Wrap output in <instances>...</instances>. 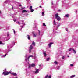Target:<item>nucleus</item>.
<instances>
[{"label": "nucleus", "mask_w": 78, "mask_h": 78, "mask_svg": "<svg viewBox=\"0 0 78 78\" xmlns=\"http://www.w3.org/2000/svg\"><path fill=\"white\" fill-rule=\"evenodd\" d=\"M48 77V75H47L46 76H45V77L44 78H47Z\"/></svg>", "instance_id": "obj_27"}, {"label": "nucleus", "mask_w": 78, "mask_h": 78, "mask_svg": "<svg viewBox=\"0 0 78 78\" xmlns=\"http://www.w3.org/2000/svg\"><path fill=\"white\" fill-rule=\"evenodd\" d=\"M53 23L54 25H56V21H55V20H54V21L53 22Z\"/></svg>", "instance_id": "obj_17"}, {"label": "nucleus", "mask_w": 78, "mask_h": 78, "mask_svg": "<svg viewBox=\"0 0 78 78\" xmlns=\"http://www.w3.org/2000/svg\"><path fill=\"white\" fill-rule=\"evenodd\" d=\"M41 64L40 65H39V67H41Z\"/></svg>", "instance_id": "obj_45"}, {"label": "nucleus", "mask_w": 78, "mask_h": 78, "mask_svg": "<svg viewBox=\"0 0 78 78\" xmlns=\"http://www.w3.org/2000/svg\"><path fill=\"white\" fill-rule=\"evenodd\" d=\"M15 44V42H13V43L12 44H11L9 46H7V48L8 49V52H9L11 50V49H9L10 48H12V47H13V45H14V44Z\"/></svg>", "instance_id": "obj_1"}, {"label": "nucleus", "mask_w": 78, "mask_h": 78, "mask_svg": "<svg viewBox=\"0 0 78 78\" xmlns=\"http://www.w3.org/2000/svg\"><path fill=\"white\" fill-rule=\"evenodd\" d=\"M12 9H13V7H12Z\"/></svg>", "instance_id": "obj_53"}, {"label": "nucleus", "mask_w": 78, "mask_h": 78, "mask_svg": "<svg viewBox=\"0 0 78 78\" xmlns=\"http://www.w3.org/2000/svg\"><path fill=\"white\" fill-rule=\"evenodd\" d=\"M31 57H33V55H30V56H29L27 58V59H28V61H29V59L30 58H31Z\"/></svg>", "instance_id": "obj_13"}, {"label": "nucleus", "mask_w": 78, "mask_h": 78, "mask_svg": "<svg viewBox=\"0 0 78 78\" xmlns=\"http://www.w3.org/2000/svg\"><path fill=\"white\" fill-rule=\"evenodd\" d=\"M32 44L34 46H35V42H33Z\"/></svg>", "instance_id": "obj_22"}, {"label": "nucleus", "mask_w": 78, "mask_h": 78, "mask_svg": "<svg viewBox=\"0 0 78 78\" xmlns=\"http://www.w3.org/2000/svg\"><path fill=\"white\" fill-rule=\"evenodd\" d=\"M30 12H33V11H34V10L33 9H30Z\"/></svg>", "instance_id": "obj_25"}, {"label": "nucleus", "mask_w": 78, "mask_h": 78, "mask_svg": "<svg viewBox=\"0 0 78 78\" xmlns=\"http://www.w3.org/2000/svg\"><path fill=\"white\" fill-rule=\"evenodd\" d=\"M70 66H73V64H70Z\"/></svg>", "instance_id": "obj_35"}, {"label": "nucleus", "mask_w": 78, "mask_h": 78, "mask_svg": "<svg viewBox=\"0 0 78 78\" xmlns=\"http://www.w3.org/2000/svg\"><path fill=\"white\" fill-rule=\"evenodd\" d=\"M65 58V57H64V56H63V57H62V59H64Z\"/></svg>", "instance_id": "obj_37"}, {"label": "nucleus", "mask_w": 78, "mask_h": 78, "mask_svg": "<svg viewBox=\"0 0 78 78\" xmlns=\"http://www.w3.org/2000/svg\"><path fill=\"white\" fill-rule=\"evenodd\" d=\"M32 8H33V7H32V6H30V8H29V9H32Z\"/></svg>", "instance_id": "obj_28"}, {"label": "nucleus", "mask_w": 78, "mask_h": 78, "mask_svg": "<svg viewBox=\"0 0 78 78\" xmlns=\"http://www.w3.org/2000/svg\"><path fill=\"white\" fill-rule=\"evenodd\" d=\"M29 69H30V68H31V66H29Z\"/></svg>", "instance_id": "obj_44"}, {"label": "nucleus", "mask_w": 78, "mask_h": 78, "mask_svg": "<svg viewBox=\"0 0 78 78\" xmlns=\"http://www.w3.org/2000/svg\"><path fill=\"white\" fill-rule=\"evenodd\" d=\"M60 27V24H58V25H57V28H58V27Z\"/></svg>", "instance_id": "obj_32"}, {"label": "nucleus", "mask_w": 78, "mask_h": 78, "mask_svg": "<svg viewBox=\"0 0 78 78\" xmlns=\"http://www.w3.org/2000/svg\"><path fill=\"white\" fill-rule=\"evenodd\" d=\"M60 67L59 66L57 67L56 69V70H59V69Z\"/></svg>", "instance_id": "obj_21"}, {"label": "nucleus", "mask_w": 78, "mask_h": 78, "mask_svg": "<svg viewBox=\"0 0 78 78\" xmlns=\"http://www.w3.org/2000/svg\"><path fill=\"white\" fill-rule=\"evenodd\" d=\"M33 35L34 37H36V34H33Z\"/></svg>", "instance_id": "obj_18"}, {"label": "nucleus", "mask_w": 78, "mask_h": 78, "mask_svg": "<svg viewBox=\"0 0 78 78\" xmlns=\"http://www.w3.org/2000/svg\"><path fill=\"white\" fill-rule=\"evenodd\" d=\"M69 56H68V57H69Z\"/></svg>", "instance_id": "obj_60"}, {"label": "nucleus", "mask_w": 78, "mask_h": 78, "mask_svg": "<svg viewBox=\"0 0 78 78\" xmlns=\"http://www.w3.org/2000/svg\"><path fill=\"white\" fill-rule=\"evenodd\" d=\"M15 78H17V77H15Z\"/></svg>", "instance_id": "obj_54"}, {"label": "nucleus", "mask_w": 78, "mask_h": 78, "mask_svg": "<svg viewBox=\"0 0 78 78\" xmlns=\"http://www.w3.org/2000/svg\"><path fill=\"white\" fill-rule=\"evenodd\" d=\"M38 31H39V35H40V31L39 30H38Z\"/></svg>", "instance_id": "obj_42"}, {"label": "nucleus", "mask_w": 78, "mask_h": 78, "mask_svg": "<svg viewBox=\"0 0 78 78\" xmlns=\"http://www.w3.org/2000/svg\"><path fill=\"white\" fill-rule=\"evenodd\" d=\"M0 14H1V11H0Z\"/></svg>", "instance_id": "obj_51"}, {"label": "nucleus", "mask_w": 78, "mask_h": 78, "mask_svg": "<svg viewBox=\"0 0 78 78\" xmlns=\"http://www.w3.org/2000/svg\"><path fill=\"white\" fill-rule=\"evenodd\" d=\"M22 12L23 13H24V12H27V11L25 10H24L22 11Z\"/></svg>", "instance_id": "obj_10"}, {"label": "nucleus", "mask_w": 78, "mask_h": 78, "mask_svg": "<svg viewBox=\"0 0 78 78\" xmlns=\"http://www.w3.org/2000/svg\"><path fill=\"white\" fill-rule=\"evenodd\" d=\"M0 45H5V43H2L1 41H0Z\"/></svg>", "instance_id": "obj_12"}, {"label": "nucleus", "mask_w": 78, "mask_h": 78, "mask_svg": "<svg viewBox=\"0 0 78 78\" xmlns=\"http://www.w3.org/2000/svg\"><path fill=\"white\" fill-rule=\"evenodd\" d=\"M54 63L55 64H58V62H56V61H55Z\"/></svg>", "instance_id": "obj_26"}, {"label": "nucleus", "mask_w": 78, "mask_h": 78, "mask_svg": "<svg viewBox=\"0 0 78 78\" xmlns=\"http://www.w3.org/2000/svg\"><path fill=\"white\" fill-rule=\"evenodd\" d=\"M5 71L6 70V69H5Z\"/></svg>", "instance_id": "obj_57"}, {"label": "nucleus", "mask_w": 78, "mask_h": 78, "mask_svg": "<svg viewBox=\"0 0 78 78\" xmlns=\"http://www.w3.org/2000/svg\"><path fill=\"white\" fill-rule=\"evenodd\" d=\"M25 61H27V54H26V55L25 56Z\"/></svg>", "instance_id": "obj_8"}, {"label": "nucleus", "mask_w": 78, "mask_h": 78, "mask_svg": "<svg viewBox=\"0 0 78 78\" xmlns=\"http://www.w3.org/2000/svg\"><path fill=\"white\" fill-rule=\"evenodd\" d=\"M55 17L58 21H60L61 18L58 16V13H56L55 15Z\"/></svg>", "instance_id": "obj_2"}, {"label": "nucleus", "mask_w": 78, "mask_h": 78, "mask_svg": "<svg viewBox=\"0 0 78 78\" xmlns=\"http://www.w3.org/2000/svg\"><path fill=\"white\" fill-rule=\"evenodd\" d=\"M22 23V24H23V23L24 24V25H25V23Z\"/></svg>", "instance_id": "obj_38"}, {"label": "nucleus", "mask_w": 78, "mask_h": 78, "mask_svg": "<svg viewBox=\"0 0 78 78\" xmlns=\"http://www.w3.org/2000/svg\"><path fill=\"white\" fill-rule=\"evenodd\" d=\"M53 44V43H50L49 44H48V47H51V45Z\"/></svg>", "instance_id": "obj_7"}, {"label": "nucleus", "mask_w": 78, "mask_h": 78, "mask_svg": "<svg viewBox=\"0 0 78 78\" xmlns=\"http://www.w3.org/2000/svg\"><path fill=\"white\" fill-rule=\"evenodd\" d=\"M16 20H16V19H13V21L14 22H16Z\"/></svg>", "instance_id": "obj_31"}, {"label": "nucleus", "mask_w": 78, "mask_h": 78, "mask_svg": "<svg viewBox=\"0 0 78 78\" xmlns=\"http://www.w3.org/2000/svg\"><path fill=\"white\" fill-rule=\"evenodd\" d=\"M27 38L29 40L30 39V35H27Z\"/></svg>", "instance_id": "obj_20"}, {"label": "nucleus", "mask_w": 78, "mask_h": 78, "mask_svg": "<svg viewBox=\"0 0 78 78\" xmlns=\"http://www.w3.org/2000/svg\"><path fill=\"white\" fill-rule=\"evenodd\" d=\"M11 73V74H12L13 75H14V76H17V74H16V73Z\"/></svg>", "instance_id": "obj_6"}, {"label": "nucleus", "mask_w": 78, "mask_h": 78, "mask_svg": "<svg viewBox=\"0 0 78 78\" xmlns=\"http://www.w3.org/2000/svg\"><path fill=\"white\" fill-rule=\"evenodd\" d=\"M5 51H6V52H7V51H8V50H5Z\"/></svg>", "instance_id": "obj_46"}, {"label": "nucleus", "mask_w": 78, "mask_h": 78, "mask_svg": "<svg viewBox=\"0 0 78 78\" xmlns=\"http://www.w3.org/2000/svg\"><path fill=\"white\" fill-rule=\"evenodd\" d=\"M18 22V23H19V24H20V23H19V22Z\"/></svg>", "instance_id": "obj_47"}, {"label": "nucleus", "mask_w": 78, "mask_h": 78, "mask_svg": "<svg viewBox=\"0 0 78 78\" xmlns=\"http://www.w3.org/2000/svg\"><path fill=\"white\" fill-rule=\"evenodd\" d=\"M65 16V17H69V14H68L66 15Z\"/></svg>", "instance_id": "obj_16"}, {"label": "nucleus", "mask_w": 78, "mask_h": 78, "mask_svg": "<svg viewBox=\"0 0 78 78\" xmlns=\"http://www.w3.org/2000/svg\"><path fill=\"white\" fill-rule=\"evenodd\" d=\"M54 33H55V32H54Z\"/></svg>", "instance_id": "obj_58"}, {"label": "nucleus", "mask_w": 78, "mask_h": 78, "mask_svg": "<svg viewBox=\"0 0 78 78\" xmlns=\"http://www.w3.org/2000/svg\"><path fill=\"white\" fill-rule=\"evenodd\" d=\"M43 54L44 56H47V54H46V52L44 51L43 52Z\"/></svg>", "instance_id": "obj_9"}, {"label": "nucleus", "mask_w": 78, "mask_h": 78, "mask_svg": "<svg viewBox=\"0 0 78 78\" xmlns=\"http://www.w3.org/2000/svg\"><path fill=\"white\" fill-rule=\"evenodd\" d=\"M21 27L22 28H23V26H21Z\"/></svg>", "instance_id": "obj_41"}, {"label": "nucleus", "mask_w": 78, "mask_h": 78, "mask_svg": "<svg viewBox=\"0 0 78 78\" xmlns=\"http://www.w3.org/2000/svg\"><path fill=\"white\" fill-rule=\"evenodd\" d=\"M44 13H45L44 12H42V15H44Z\"/></svg>", "instance_id": "obj_33"}, {"label": "nucleus", "mask_w": 78, "mask_h": 78, "mask_svg": "<svg viewBox=\"0 0 78 78\" xmlns=\"http://www.w3.org/2000/svg\"><path fill=\"white\" fill-rule=\"evenodd\" d=\"M39 8H42V6H40Z\"/></svg>", "instance_id": "obj_40"}, {"label": "nucleus", "mask_w": 78, "mask_h": 78, "mask_svg": "<svg viewBox=\"0 0 78 78\" xmlns=\"http://www.w3.org/2000/svg\"><path fill=\"white\" fill-rule=\"evenodd\" d=\"M31 66L32 67H33L35 66V64H31Z\"/></svg>", "instance_id": "obj_15"}, {"label": "nucleus", "mask_w": 78, "mask_h": 78, "mask_svg": "<svg viewBox=\"0 0 78 78\" xmlns=\"http://www.w3.org/2000/svg\"><path fill=\"white\" fill-rule=\"evenodd\" d=\"M75 75H72L70 77V78H73L74 77H75Z\"/></svg>", "instance_id": "obj_11"}, {"label": "nucleus", "mask_w": 78, "mask_h": 78, "mask_svg": "<svg viewBox=\"0 0 78 78\" xmlns=\"http://www.w3.org/2000/svg\"><path fill=\"white\" fill-rule=\"evenodd\" d=\"M76 12H77V11H76Z\"/></svg>", "instance_id": "obj_59"}, {"label": "nucleus", "mask_w": 78, "mask_h": 78, "mask_svg": "<svg viewBox=\"0 0 78 78\" xmlns=\"http://www.w3.org/2000/svg\"><path fill=\"white\" fill-rule=\"evenodd\" d=\"M66 31H68V30H66Z\"/></svg>", "instance_id": "obj_49"}, {"label": "nucleus", "mask_w": 78, "mask_h": 78, "mask_svg": "<svg viewBox=\"0 0 78 78\" xmlns=\"http://www.w3.org/2000/svg\"><path fill=\"white\" fill-rule=\"evenodd\" d=\"M13 32H14V34H15V33H16V31H15V30H13Z\"/></svg>", "instance_id": "obj_39"}, {"label": "nucleus", "mask_w": 78, "mask_h": 78, "mask_svg": "<svg viewBox=\"0 0 78 78\" xmlns=\"http://www.w3.org/2000/svg\"><path fill=\"white\" fill-rule=\"evenodd\" d=\"M49 60H50V58H48L46 59V60L47 61H49Z\"/></svg>", "instance_id": "obj_29"}, {"label": "nucleus", "mask_w": 78, "mask_h": 78, "mask_svg": "<svg viewBox=\"0 0 78 78\" xmlns=\"http://www.w3.org/2000/svg\"><path fill=\"white\" fill-rule=\"evenodd\" d=\"M9 36V33H7V37H8Z\"/></svg>", "instance_id": "obj_36"}, {"label": "nucleus", "mask_w": 78, "mask_h": 78, "mask_svg": "<svg viewBox=\"0 0 78 78\" xmlns=\"http://www.w3.org/2000/svg\"><path fill=\"white\" fill-rule=\"evenodd\" d=\"M6 1H5V2H4V3H6Z\"/></svg>", "instance_id": "obj_55"}, {"label": "nucleus", "mask_w": 78, "mask_h": 78, "mask_svg": "<svg viewBox=\"0 0 78 78\" xmlns=\"http://www.w3.org/2000/svg\"><path fill=\"white\" fill-rule=\"evenodd\" d=\"M11 71H10L9 72H8L7 71H4L3 73L2 74H4L5 75H8V74H9V73H11Z\"/></svg>", "instance_id": "obj_3"}, {"label": "nucleus", "mask_w": 78, "mask_h": 78, "mask_svg": "<svg viewBox=\"0 0 78 78\" xmlns=\"http://www.w3.org/2000/svg\"><path fill=\"white\" fill-rule=\"evenodd\" d=\"M35 70L36 71L35 72V74L38 73H39V69H36Z\"/></svg>", "instance_id": "obj_4"}, {"label": "nucleus", "mask_w": 78, "mask_h": 78, "mask_svg": "<svg viewBox=\"0 0 78 78\" xmlns=\"http://www.w3.org/2000/svg\"><path fill=\"white\" fill-rule=\"evenodd\" d=\"M7 55V53L5 54V55H1V58H5L6 57V56Z\"/></svg>", "instance_id": "obj_5"}, {"label": "nucleus", "mask_w": 78, "mask_h": 78, "mask_svg": "<svg viewBox=\"0 0 78 78\" xmlns=\"http://www.w3.org/2000/svg\"><path fill=\"white\" fill-rule=\"evenodd\" d=\"M22 22H24L23 20H22Z\"/></svg>", "instance_id": "obj_50"}, {"label": "nucleus", "mask_w": 78, "mask_h": 78, "mask_svg": "<svg viewBox=\"0 0 78 78\" xmlns=\"http://www.w3.org/2000/svg\"><path fill=\"white\" fill-rule=\"evenodd\" d=\"M35 58H36V57H34V59H35Z\"/></svg>", "instance_id": "obj_52"}, {"label": "nucleus", "mask_w": 78, "mask_h": 78, "mask_svg": "<svg viewBox=\"0 0 78 78\" xmlns=\"http://www.w3.org/2000/svg\"><path fill=\"white\" fill-rule=\"evenodd\" d=\"M19 6L20 7V6H22V5H19Z\"/></svg>", "instance_id": "obj_48"}, {"label": "nucleus", "mask_w": 78, "mask_h": 78, "mask_svg": "<svg viewBox=\"0 0 78 78\" xmlns=\"http://www.w3.org/2000/svg\"><path fill=\"white\" fill-rule=\"evenodd\" d=\"M28 64H29V62H28Z\"/></svg>", "instance_id": "obj_56"}, {"label": "nucleus", "mask_w": 78, "mask_h": 78, "mask_svg": "<svg viewBox=\"0 0 78 78\" xmlns=\"http://www.w3.org/2000/svg\"><path fill=\"white\" fill-rule=\"evenodd\" d=\"M73 51L74 53L75 54H76V51L74 49H73Z\"/></svg>", "instance_id": "obj_14"}, {"label": "nucleus", "mask_w": 78, "mask_h": 78, "mask_svg": "<svg viewBox=\"0 0 78 78\" xmlns=\"http://www.w3.org/2000/svg\"><path fill=\"white\" fill-rule=\"evenodd\" d=\"M73 48H70V49H69V51H72V50H73Z\"/></svg>", "instance_id": "obj_23"}, {"label": "nucleus", "mask_w": 78, "mask_h": 78, "mask_svg": "<svg viewBox=\"0 0 78 78\" xmlns=\"http://www.w3.org/2000/svg\"><path fill=\"white\" fill-rule=\"evenodd\" d=\"M51 76H49L48 77V78H51Z\"/></svg>", "instance_id": "obj_34"}, {"label": "nucleus", "mask_w": 78, "mask_h": 78, "mask_svg": "<svg viewBox=\"0 0 78 78\" xmlns=\"http://www.w3.org/2000/svg\"><path fill=\"white\" fill-rule=\"evenodd\" d=\"M58 11L61 12V10H58Z\"/></svg>", "instance_id": "obj_43"}, {"label": "nucleus", "mask_w": 78, "mask_h": 78, "mask_svg": "<svg viewBox=\"0 0 78 78\" xmlns=\"http://www.w3.org/2000/svg\"><path fill=\"white\" fill-rule=\"evenodd\" d=\"M33 48V46L32 45H31L30 47V50H32V49Z\"/></svg>", "instance_id": "obj_19"}, {"label": "nucleus", "mask_w": 78, "mask_h": 78, "mask_svg": "<svg viewBox=\"0 0 78 78\" xmlns=\"http://www.w3.org/2000/svg\"><path fill=\"white\" fill-rule=\"evenodd\" d=\"M31 49H30L29 50V52L30 53H31Z\"/></svg>", "instance_id": "obj_30"}, {"label": "nucleus", "mask_w": 78, "mask_h": 78, "mask_svg": "<svg viewBox=\"0 0 78 78\" xmlns=\"http://www.w3.org/2000/svg\"><path fill=\"white\" fill-rule=\"evenodd\" d=\"M43 26H44V27H45V26H46V25H45V23H43Z\"/></svg>", "instance_id": "obj_24"}]
</instances>
